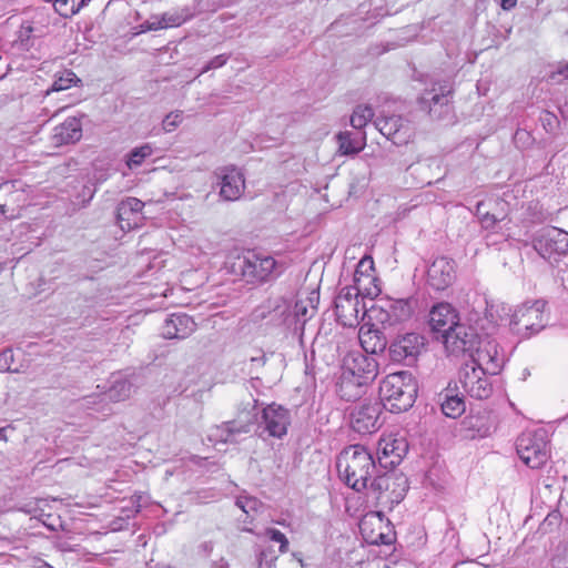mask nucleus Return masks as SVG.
Wrapping results in <instances>:
<instances>
[{
  "mask_svg": "<svg viewBox=\"0 0 568 568\" xmlns=\"http://www.w3.org/2000/svg\"><path fill=\"white\" fill-rule=\"evenodd\" d=\"M388 313L393 323L399 324L409 320L414 313L412 303L408 300H397L388 303Z\"/></svg>",
  "mask_w": 568,
  "mask_h": 568,
  "instance_id": "nucleus-35",
  "label": "nucleus"
},
{
  "mask_svg": "<svg viewBox=\"0 0 568 568\" xmlns=\"http://www.w3.org/2000/svg\"><path fill=\"white\" fill-rule=\"evenodd\" d=\"M498 312L499 305H487L485 318L487 325L483 324L480 326L486 335L477 342L474 351L470 352L471 361L468 362V364L478 366L489 375L498 374L505 364V354L496 339L489 337L490 332L498 326Z\"/></svg>",
  "mask_w": 568,
  "mask_h": 568,
  "instance_id": "nucleus-2",
  "label": "nucleus"
},
{
  "mask_svg": "<svg viewBox=\"0 0 568 568\" xmlns=\"http://www.w3.org/2000/svg\"><path fill=\"white\" fill-rule=\"evenodd\" d=\"M359 295H362V292L357 288L345 286L335 297V314L343 326L353 327L358 324L362 311L363 316L365 315L364 307H359Z\"/></svg>",
  "mask_w": 568,
  "mask_h": 568,
  "instance_id": "nucleus-12",
  "label": "nucleus"
},
{
  "mask_svg": "<svg viewBox=\"0 0 568 568\" xmlns=\"http://www.w3.org/2000/svg\"><path fill=\"white\" fill-rule=\"evenodd\" d=\"M378 374V364L373 356L353 352L343 361L342 388H362L373 382Z\"/></svg>",
  "mask_w": 568,
  "mask_h": 568,
  "instance_id": "nucleus-4",
  "label": "nucleus"
},
{
  "mask_svg": "<svg viewBox=\"0 0 568 568\" xmlns=\"http://www.w3.org/2000/svg\"><path fill=\"white\" fill-rule=\"evenodd\" d=\"M39 37L40 36H36L34 28L24 20L18 31L17 43L21 49L29 50L33 45V40Z\"/></svg>",
  "mask_w": 568,
  "mask_h": 568,
  "instance_id": "nucleus-39",
  "label": "nucleus"
},
{
  "mask_svg": "<svg viewBox=\"0 0 568 568\" xmlns=\"http://www.w3.org/2000/svg\"><path fill=\"white\" fill-rule=\"evenodd\" d=\"M517 0H501L500 6L504 10H511L516 7Z\"/></svg>",
  "mask_w": 568,
  "mask_h": 568,
  "instance_id": "nucleus-49",
  "label": "nucleus"
},
{
  "mask_svg": "<svg viewBox=\"0 0 568 568\" xmlns=\"http://www.w3.org/2000/svg\"><path fill=\"white\" fill-rule=\"evenodd\" d=\"M532 246L544 258H549L556 253H566L568 251V233L556 227L541 229L535 234Z\"/></svg>",
  "mask_w": 568,
  "mask_h": 568,
  "instance_id": "nucleus-15",
  "label": "nucleus"
},
{
  "mask_svg": "<svg viewBox=\"0 0 568 568\" xmlns=\"http://www.w3.org/2000/svg\"><path fill=\"white\" fill-rule=\"evenodd\" d=\"M407 453V444L404 439L388 436L378 442L377 454L379 463L385 460V465L396 466Z\"/></svg>",
  "mask_w": 568,
  "mask_h": 568,
  "instance_id": "nucleus-26",
  "label": "nucleus"
},
{
  "mask_svg": "<svg viewBox=\"0 0 568 568\" xmlns=\"http://www.w3.org/2000/svg\"><path fill=\"white\" fill-rule=\"evenodd\" d=\"M82 136L81 120L70 116L53 129L52 141L55 145L78 142Z\"/></svg>",
  "mask_w": 568,
  "mask_h": 568,
  "instance_id": "nucleus-28",
  "label": "nucleus"
},
{
  "mask_svg": "<svg viewBox=\"0 0 568 568\" xmlns=\"http://www.w3.org/2000/svg\"><path fill=\"white\" fill-rule=\"evenodd\" d=\"M559 73L568 78V63L559 70Z\"/></svg>",
  "mask_w": 568,
  "mask_h": 568,
  "instance_id": "nucleus-52",
  "label": "nucleus"
},
{
  "mask_svg": "<svg viewBox=\"0 0 568 568\" xmlns=\"http://www.w3.org/2000/svg\"><path fill=\"white\" fill-rule=\"evenodd\" d=\"M544 306L545 304L540 301L531 305L518 306L510 317V329L524 337L538 333L545 327Z\"/></svg>",
  "mask_w": 568,
  "mask_h": 568,
  "instance_id": "nucleus-11",
  "label": "nucleus"
},
{
  "mask_svg": "<svg viewBox=\"0 0 568 568\" xmlns=\"http://www.w3.org/2000/svg\"><path fill=\"white\" fill-rule=\"evenodd\" d=\"M78 80L77 75L72 71H64L60 77H58L52 85L51 91H63L69 88Z\"/></svg>",
  "mask_w": 568,
  "mask_h": 568,
  "instance_id": "nucleus-41",
  "label": "nucleus"
},
{
  "mask_svg": "<svg viewBox=\"0 0 568 568\" xmlns=\"http://www.w3.org/2000/svg\"><path fill=\"white\" fill-rule=\"evenodd\" d=\"M143 206L144 203L136 197H128L118 205L116 217L122 230L132 227L129 222L130 215L141 213Z\"/></svg>",
  "mask_w": 568,
  "mask_h": 568,
  "instance_id": "nucleus-32",
  "label": "nucleus"
},
{
  "mask_svg": "<svg viewBox=\"0 0 568 568\" xmlns=\"http://www.w3.org/2000/svg\"><path fill=\"white\" fill-rule=\"evenodd\" d=\"M485 207H486V203L485 202H479L477 204L476 212H477V215H478V217L480 220V223H481L483 227L491 229V227L495 226V224L498 221H500V219H498L494 214H490L488 211H485Z\"/></svg>",
  "mask_w": 568,
  "mask_h": 568,
  "instance_id": "nucleus-42",
  "label": "nucleus"
},
{
  "mask_svg": "<svg viewBox=\"0 0 568 568\" xmlns=\"http://www.w3.org/2000/svg\"><path fill=\"white\" fill-rule=\"evenodd\" d=\"M376 282L374 261L371 256L365 255L361 258L354 272L355 285L353 287L362 292V296L373 298L381 293Z\"/></svg>",
  "mask_w": 568,
  "mask_h": 568,
  "instance_id": "nucleus-20",
  "label": "nucleus"
},
{
  "mask_svg": "<svg viewBox=\"0 0 568 568\" xmlns=\"http://www.w3.org/2000/svg\"><path fill=\"white\" fill-rule=\"evenodd\" d=\"M371 489L376 493L377 504L392 510L404 498L408 489L407 479L403 475L383 474L371 481Z\"/></svg>",
  "mask_w": 568,
  "mask_h": 568,
  "instance_id": "nucleus-7",
  "label": "nucleus"
},
{
  "mask_svg": "<svg viewBox=\"0 0 568 568\" xmlns=\"http://www.w3.org/2000/svg\"><path fill=\"white\" fill-rule=\"evenodd\" d=\"M84 4V0H53L51 7L61 17L70 18L78 13Z\"/></svg>",
  "mask_w": 568,
  "mask_h": 568,
  "instance_id": "nucleus-37",
  "label": "nucleus"
},
{
  "mask_svg": "<svg viewBox=\"0 0 568 568\" xmlns=\"http://www.w3.org/2000/svg\"><path fill=\"white\" fill-rule=\"evenodd\" d=\"M337 141L338 150L344 155L356 154L361 152L366 144L365 136L361 139L353 138V134L348 131L338 133Z\"/></svg>",
  "mask_w": 568,
  "mask_h": 568,
  "instance_id": "nucleus-34",
  "label": "nucleus"
},
{
  "mask_svg": "<svg viewBox=\"0 0 568 568\" xmlns=\"http://www.w3.org/2000/svg\"><path fill=\"white\" fill-rule=\"evenodd\" d=\"M488 373L474 364L465 363L459 372L455 389L476 399H486L493 394V384Z\"/></svg>",
  "mask_w": 568,
  "mask_h": 568,
  "instance_id": "nucleus-8",
  "label": "nucleus"
},
{
  "mask_svg": "<svg viewBox=\"0 0 568 568\" xmlns=\"http://www.w3.org/2000/svg\"><path fill=\"white\" fill-rule=\"evenodd\" d=\"M262 419L270 436L281 438L287 433L290 425L288 410L272 404L263 409Z\"/></svg>",
  "mask_w": 568,
  "mask_h": 568,
  "instance_id": "nucleus-24",
  "label": "nucleus"
},
{
  "mask_svg": "<svg viewBox=\"0 0 568 568\" xmlns=\"http://www.w3.org/2000/svg\"><path fill=\"white\" fill-rule=\"evenodd\" d=\"M52 7L34 8L29 11V19L27 21L34 28L36 36H43L51 23Z\"/></svg>",
  "mask_w": 568,
  "mask_h": 568,
  "instance_id": "nucleus-33",
  "label": "nucleus"
},
{
  "mask_svg": "<svg viewBox=\"0 0 568 568\" xmlns=\"http://www.w3.org/2000/svg\"><path fill=\"white\" fill-rule=\"evenodd\" d=\"M318 302L320 293L317 291H312L306 298H300L296 301L293 308L294 316L297 321L304 324L315 314Z\"/></svg>",
  "mask_w": 568,
  "mask_h": 568,
  "instance_id": "nucleus-31",
  "label": "nucleus"
},
{
  "mask_svg": "<svg viewBox=\"0 0 568 568\" xmlns=\"http://www.w3.org/2000/svg\"><path fill=\"white\" fill-rule=\"evenodd\" d=\"M182 120V111H174L169 113L162 122L163 130L165 132H172L176 126L181 124Z\"/></svg>",
  "mask_w": 568,
  "mask_h": 568,
  "instance_id": "nucleus-44",
  "label": "nucleus"
},
{
  "mask_svg": "<svg viewBox=\"0 0 568 568\" xmlns=\"http://www.w3.org/2000/svg\"><path fill=\"white\" fill-rule=\"evenodd\" d=\"M542 122L545 125H551L552 123L557 122V118L552 113L547 112L542 116Z\"/></svg>",
  "mask_w": 568,
  "mask_h": 568,
  "instance_id": "nucleus-50",
  "label": "nucleus"
},
{
  "mask_svg": "<svg viewBox=\"0 0 568 568\" xmlns=\"http://www.w3.org/2000/svg\"><path fill=\"white\" fill-rule=\"evenodd\" d=\"M152 153L153 149L149 143L134 148L128 155L126 164L130 169L140 166Z\"/></svg>",
  "mask_w": 568,
  "mask_h": 568,
  "instance_id": "nucleus-40",
  "label": "nucleus"
},
{
  "mask_svg": "<svg viewBox=\"0 0 568 568\" xmlns=\"http://www.w3.org/2000/svg\"><path fill=\"white\" fill-rule=\"evenodd\" d=\"M13 352L11 349H4L0 353V371L1 372H17V368H12Z\"/></svg>",
  "mask_w": 568,
  "mask_h": 568,
  "instance_id": "nucleus-45",
  "label": "nucleus"
},
{
  "mask_svg": "<svg viewBox=\"0 0 568 568\" xmlns=\"http://www.w3.org/2000/svg\"><path fill=\"white\" fill-rule=\"evenodd\" d=\"M256 399L251 398L245 407L239 413L236 420L227 422L216 427L213 436L220 438L224 443L233 442L234 434L248 433L250 427L256 422Z\"/></svg>",
  "mask_w": 568,
  "mask_h": 568,
  "instance_id": "nucleus-16",
  "label": "nucleus"
},
{
  "mask_svg": "<svg viewBox=\"0 0 568 568\" xmlns=\"http://www.w3.org/2000/svg\"><path fill=\"white\" fill-rule=\"evenodd\" d=\"M235 505L250 518L254 519L256 515L264 511V504L256 497L241 495L236 498Z\"/></svg>",
  "mask_w": 568,
  "mask_h": 568,
  "instance_id": "nucleus-36",
  "label": "nucleus"
},
{
  "mask_svg": "<svg viewBox=\"0 0 568 568\" xmlns=\"http://www.w3.org/2000/svg\"><path fill=\"white\" fill-rule=\"evenodd\" d=\"M417 385L409 372L387 375L379 385L381 404L392 413L408 410L415 403Z\"/></svg>",
  "mask_w": 568,
  "mask_h": 568,
  "instance_id": "nucleus-3",
  "label": "nucleus"
},
{
  "mask_svg": "<svg viewBox=\"0 0 568 568\" xmlns=\"http://www.w3.org/2000/svg\"><path fill=\"white\" fill-rule=\"evenodd\" d=\"M43 568H52V567H51V566H49V565H45Z\"/></svg>",
  "mask_w": 568,
  "mask_h": 568,
  "instance_id": "nucleus-54",
  "label": "nucleus"
},
{
  "mask_svg": "<svg viewBox=\"0 0 568 568\" xmlns=\"http://www.w3.org/2000/svg\"><path fill=\"white\" fill-rule=\"evenodd\" d=\"M381 413L382 404L379 402H363L353 408L351 426L358 434H373L382 425L379 420Z\"/></svg>",
  "mask_w": 568,
  "mask_h": 568,
  "instance_id": "nucleus-13",
  "label": "nucleus"
},
{
  "mask_svg": "<svg viewBox=\"0 0 568 568\" xmlns=\"http://www.w3.org/2000/svg\"><path fill=\"white\" fill-rule=\"evenodd\" d=\"M359 343L367 354H377L387 346V338L384 333L374 324L365 323L358 332Z\"/></svg>",
  "mask_w": 568,
  "mask_h": 568,
  "instance_id": "nucleus-27",
  "label": "nucleus"
},
{
  "mask_svg": "<svg viewBox=\"0 0 568 568\" xmlns=\"http://www.w3.org/2000/svg\"><path fill=\"white\" fill-rule=\"evenodd\" d=\"M265 535L271 540L280 544V551L282 554L287 552V550H288V540H287L286 536L283 532H281L280 530H277L275 528H267L265 530Z\"/></svg>",
  "mask_w": 568,
  "mask_h": 568,
  "instance_id": "nucleus-43",
  "label": "nucleus"
},
{
  "mask_svg": "<svg viewBox=\"0 0 568 568\" xmlns=\"http://www.w3.org/2000/svg\"><path fill=\"white\" fill-rule=\"evenodd\" d=\"M363 539L369 545H392L395 541V531L392 523L382 511H369L359 521Z\"/></svg>",
  "mask_w": 568,
  "mask_h": 568,
  "instance_id": "nucleus-9",
  "label": "nucleus"
},
{
  "mask_svg": "<svg viewBox=\"0 0 568 568\" xmlns=\"http://www.w3.org/2000/svg\"><path fill=\"white\" fill-rule=\"evenodd\" d=\"M132 393V384L121 375H113L111 385L103 394L104 398L118 403L128 399Z\"/></svg>",
  "mask_w": 568,
  "mask_h": 568,
  "instance_id": "nucleus-30",
  "label": "nucleus"
},
{
  "mask_svg": "<svg viewBox=\"0 0 568 568\" xmlns=\"http://www.w3.org/2000/svg\"><path fill=\"white\" fill-rule=\"evenodd\" d=\"M424 346V338L416 333L398 337L389 347L392 359L414 362Z\"/></svg>",
  "mask_w": 568,
  "mask_h": 568,
  "instance_id": "nucleus-23",
  "label": "nucleus"
},
{
  "mask_svg": "<svg viewBox=\"0 0 568 568\" xmlns=\"http://www.w3.org/2000/svg\"><path fill=\"white\" fill-rule=\"evenodd\" d=\"M220 180V195L225 201L239 200L245 190V179L243 173L233 166L221 168L216 171Z\"/></svg>",
  "mask_w": 568,
  "mask_h": 568,
  "instance_id": "nucleus-21",
  "label": "nucleus"
},
{
  "mask_svg": "<svg viewBox=\"0 0 568 568\" xmlns=\"http://www.w3.org/2000/svg\"><path fill=\"white\" fill-rule=\"evenodd\" d=\"M239 267L244 281L251 284H261L280 276L285 265L271 255L251 253L240 260Z\"/></svg>",
  "mask_w": 568,
  "mask_h": 568,
  "instance_id": "nucleus-5",
  "label": "nucleus"
},
{
  "mask_svg": "<svg viewBox=\"0 0 568 568\" xmlns=\"http://www.w3.org/2000/svg\"><path fill=\"white\" fill-rule=\"evenodd\" d=\"M251 362L260 366H264L266 363V356L264 353H262L260 356H252Z\"/></svg>",
  "mask_w": 568,
  "mask_h": 568,
  "instance_id": "nucleus-51",
  "label": "nucleus"
},
{
  "mask_svg": "<svg viewBox=\"0 0 568 568\" xmlns=\"http://www.w3.org/2000/svg\"><path fill=\"white\" fill-rule=\"evenodd\" d=\"M229 60L227 54H219L212 58L201 70L200 74H203L212 69H219L223 67Z\"/></svg>",
  "mask_w": 568,
  "mask_h": 568,
  "instance_id": "nucleus-47",
  "label": "nucleus"
},
{
  "mask_svg": "<svg viewBox=\"0 0 568 568\" xmlns=\"http://www.w3.org/2000/svg\"><path fill=\"white\" fill-rule=\"evenodd\" d=\"M481 335L471 326L458 322L456 326L440 342L446 351L453 355L469 353L474 351Z\"/></svg>",
  "mask_w": 568,
  "mask_h": 568,
  "instance_id": "nucleus-14",
  "label": "nucleus"
},
{
  "mask_svg": "<svg viewBox=\"0 0 568 568\" xmlns=\"http://www.w3.org/2000/svg\"><path fill=\"white\" fill-rule=\"evenodd\" d=\"M519 458L531 469L542 467L549 458L547 434L544 429L521 434L516 444Z\"/></svg>",
  "mask_w": 568,
  "mask_h": 568,
  "instance_id": "nucleus-6",
  "label": "nucleus"
},
{
  "mask_svg": "<svg viewBox=\"0 0 568 568\" xmlns=\"http://www.w3.org/2000/svg\"><path fill=\"white\" fill-rule=\"evenodd\" d=\"M196 329V324L191 316L184 313L172 314L164 321L161 333L164 338L183 339Z\"/></svg>",
  "mask_w": 568,
  "mask_h": 568,
  "instance_id": "nucleus-25",
  "label": "nucleus"
},
{
  "mask_svg": "<svg viewBox=\"0 0 568 568\" xmlns=\"http://www.w3.org/2000/svg\"><path fill=\"white\" fill-rule=\"evenodd\" d=\"M336 466L339 477L356 491L368 487L376 469L372 454L361 445L344 448L337 457Z\"/></svg>",
  "mask_w": 568,
  "mask_h": 568,
  "instance_id": "nucleus-1",
  "label": "nucleus"
},
{
  "mask_svg": "<svg viewBox=\"0 0 568 568\" xmlns=\"http://www.w3.org/2000/svg\"><path fill=\"white\" fill-rule=\"evenodd\" d=\"M155 568H172L171 566H156Z\"/></svg>",
  "mask_w": 568,
  "mask_h": 568,
  "instance_id": "nucleus-53",
  "label": "nucleus"
},
{
  "mask_svg": "<svg viewBox=\"0 0 568 568\" xmlns=\"http://www.w3.org/2000/svg\"><path fill=\"white\" fill-rule=\"evenodd\" d=\"M372 313L374 314L375 318L383 325V326H395L396 323H393V318L389 316L388 307H378L373 308Z\"/></svg>",
  "mask_w": 568,
  "mask_h": 568,
  "instance_id": "nucleus-46",
  "label": "nucleus"
},
{
  "mask_svg": "<svg viewBox=\"0 0 568 568\" xmlns=\"http://www.w3.org/2000/svg\"><path fill=\"white\" fill-rule=\"evenodd\" d=\"M452 85L448 81H432L418 99L420 108L434 119H442L450 111Z\"/></svg>",
  "mask_w": 568,
  "mask_h": 568,
  "instance_id": "nucleus-10",
  "label": "nucleus"
},
{
  "mask_svg": "<svg viewBox=\"0 0 568 568\" xmlns=\"http://www.w3.org/2000/svg\"><path fill=\"white\" fill-rule=\"evenodd\" d=\"M450 388V384L445 390L444 399L442 402V412L445 416L457 418L465 412V400L460 390Z\"/></svg>",
  "mask_w": 568,
  "mask_h": 568,
  "instance_id": "nucleus-29",
  "label": "nucleus"
},
{
  "mask_svg": "<svg viewBox=\"0 0 568 568\" xmlns=\"http://www.w3.org/2000/svg\"><path fill=\"white\" fill-rule=\"evenodd\" d=\"M197 250L201 254L204 255L214 254L217 251V244L206 239H199Z\"/></svg>",
  "mask_w": 568,
  "mask_h": 568,
  "instance_id": "nucleus-48",
  "label": "nucleus"
},
{
  "mask_svg": "<svg viewBox=\"0 0 568 568\" xmlns=\"http://www.w3.org/2000/svg\"><path fill=\"white\" fill-rule=\"evenodd\" d=\"M374 118V111L369 105H357L349 119L354 129H363Z\"/></svg>",
  "mask_w": 568,
  "mask_h": 568,
  "instance_id": "nucleus-38",
  "label": "nucleus"
},
{
  "mask_svg": "<svg viewBox=\"0 0 568 568\" xmlns=\"http://www.w3.org/2000/svg\"><path fill=\"white\" fill-rule=\"evenodd\" d=\"M375 128L395 144L407 143L413 130L407 121L399 115L381 116L374 121Z\"/></svg>",
  "mask_w": 568,
  "mask_h": 568,
  "instance_id": "nucleus-22",
  "label": "nucleus"
},
{
  "mask_svg": "<svg viewBox=\"0 0 568 568\" xmlns=\"http://www.w3.org/2000/svg\"><path fill=\"white\" fill-rule=\"evenodd\" d=\"M193 14V10L186 6L173 8L162 14L151 16L148 20L140 24V32L180 27L190 20Z\"/></svg>",
  "mask_w": 568,
  "mask_h": 568,
  "instance_id": "nucleus-18",
  "label": "nucleus"
},
{
  "mask_svg": "<svg viewBox=\"0 0 568 568\" xmlns=\"http://www.w3.org/2000/svg\"><path fill=\"white\" fill-rule=\"evenodd\" d=\"M456 278V263L446 256L436 257L427 270V283L436 291H444Z\"/></svg>",
  "mask_w": 568,
  "mask_h": 568,
  "instance_id": "nucleus-19",
  "label": "nucleus"
},
{
  "mask_svg": "<svg viewBox=\"0 0 568 568\" xmlns=\"http://www.w3.org/2000/svg\"><path fill=\"white\" fill-rule=\"evenodd\" d=\"M428 324L436 334V339L440 341L443 335L448 334L459 322L457 310L447 302L435 304L429 311Z\"/></svg>",
  "mask_w": 568,
  "mask_h": 568,
  "instance_id": "nucleus-17",
  "label": "nucleus"
}]
</instances>
